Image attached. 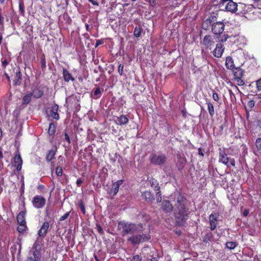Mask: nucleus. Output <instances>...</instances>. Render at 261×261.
Here are the masks:
<instances>
[{
	"label": "nucleus",
	"mask_w": 261,
	"mask_h": 261,
	"mask_svg": "<svg viewBox=\"0 0 261 261\" xmlns=\"http://www.w3.org/2000/svg\"><path fill=\"white\" fill-rule=\"evenodd\" d=\"M124 65L122 64H120L118 66V71L120 75L123 74Z\"/></svg>",
	"instance_id": "nucleus-46"
},
{
	"label": "nucleus",
	"mask_w": 261,
	"mask_h": 261,
	"mask_svg": "<svg viewBox=\"0 0 261 261\" xmlns=\"http://www.w3.org/2000/svg\"><path fill=\"white\" fill-rule=\"evenodd\" d=\"M248 105L250 108H253L254 106V102L253 100H250L248 102Z\"/></svg>",
	"instance_id": "nucleus-58"
},
{
	"label": "nucleus",
	"mask_w": 261,
	"mask_h": 261,
	"mask_svg": "<svg viewBox=\"0 0 261 261\" xmlns=\"http://www.w3.org/2000/svg\"><path fill=\"white\" fill-rule=\"evenodd\" d=\"M58 160H59V162H58V164L60 166H62L65 163V160L64 157L61 155H60L58 157Z\"/></svg>",
	"instance_id": "nucleus-45"
},
{
	"label": "nucleus",
	"mask_w": 261,
	"mask_h": 261,
	"mask_svg": "<svg viewBox=\"0 0 261 261\" xmlns=\"http://www.w3.org/2000/svg\"><path fill=\"white\" fill-rule=\"evenodd\" d=\"M58 109L59 106L57 104L55 103L53 105L49 111V116L56 120H59L60 116L58 112Z\"/></svg>",
	"instance_id": "nucleus-16"
},
{
	"label": "nucleus",
	"mask_w": 261,
	"mask_h": 261,
	"mask_svg": "<svg viewBox=\"0 0 261 261\" xmlns=\"http://www.w3.org/2000/svg\"><path fill=\"white\" fill-rule=\"evenodd\" d=\"M41 247L35 243L32 248V256H28L25 261H41Z\"/></svg>",
	"instance_id": "nucleus-4"
},
{
	"label": "nucleus",
	"mask_w": 261,
	"mask_h": 261,
	"mask_svg": "<svg viewBox=\"0 0 261 261\" xmlns=\"http://www.w3.org/2000/svg\"><path fill=\"white\" fill-rule=\"evenodd\" d=\"M156 181L154 180V179H152L151 180H150V182L151 187H153L155 185H156L158 184H156Z\"/></svg>",
	"instance_id": "nucleus-61"
},
{
	"label": "nucleus",
	"mask_w": 261,
	"mask_h": 261,
	"mask_svg": "<svg viewBox=\"0 0 261 261\" xmlns=\"http://www.w3.org/2000/svg\"><path fill=\"white\" fill-rule=\"evenodd\" d=\"M202 44L206 49L211 50L215 45L214 38L210 35L205 36L202 40Z\"/></svg>",
	"instance_id": "nucleus-12"
},
{
	"label": "nucleus",
	"mask_w": 261,
	"mask_h": 261,
	"mask_svg": "<svg viewBox=\"0 0 261 261\" xmlns=\"http://www.w3.org/2000/svg\"><path fill=\"white\" fill-rule=\"evenodd\" d=\"M89 2H90L93 5H95V6L99 5L98 3L95 0H89Z\"/></svg>",
	"instance_id": "nucleus-60"
},
{
	"label": "nucleus",
	"mask_w": 261,
	"mask_h": 261,
	"mask_svg": "<svg viewBox=\"0 0 261 261\" xmlns=\"http://www.w3.org/2000/svg\"><path fill=\"white\" fill-rule=\"evenodd\" d=\"M219 162L222 163L228 167L230 166L234 167L236 165V161L234 159H229L227 156L224 150H221L219 152Z\"/></svg>",
	"instance_id": "nucleus-5"
},
{
	"label": "nucleus",
	"mask_w": 261,
	"mask_h": 261,
	"mask_svg": "<svg viewBox=\"0 0 261 261\" xmlns=\"http://www.w3.org/2000/svg\"><path fill=\"white\" fill-rule=\"evenodd\" d=\"M150 239L149 235L144 233L133 236L128 239V241L130 242L133 245H136L140 243L148 241Z\"/></svg>",
	"instance_id": "nucleus-6"
},
{
	"label": "nucleus",
	"mask_w": 261,
	"mask_h": 261,
	"mask_svg": "<svg viewBox=\"0 0 261 261\" xmlns=\"http://www.w3.org/2000/svg\"><path fill=\"white\" fill-rule=\"evenodd\" d=\"M154 189V190L156 192V201L158 202H160L161 201L162 197L161 192L160 191V187L159 186V184L155 185Z\"/></svg>",
	"instance_id": "nucleus-32"
},
{
	"label": "nucleus",
	"mask_w": 261,
	"mask_h": 261,
	"mask_svg": "<svg viewBox=\"0 0 261 261\" xmlns=\"http://www.w3.org/2000/svg\"><path fill=\"white\" fill-rule=\"evenodd\" d=\"M142 258L139 255H136L134 256L132 261H141Z\"/></svg>",
	"instance_id": "nucleus-53"
},
{
	"label": "nucleus",
	"mask_w": 261,
	"mask_h": 261,
	"mask_svg": "<svg viewBox=\"0 0 261 261\" xmlns=\"http://www.w3.org/2000/svg\"><path fill=\"white\" fill-rule=\"evenodd\" d=\"M198 150V154H199L200 155H201L202 156H204V154L202 152V148H199Z\"/></svg>",
	"instance_id": "nucleus-63"
},
{
	"label": "nucleus",
	"mask_w": 261,
	"mask_h": 261,
	"mask_svg": "<svg viewBox=\"0 0 261 261\" xmlns=\"http://www.w3.org/2000/svg\"><path fill=\"white\" fill-rule=\"evenodd\" d=\"M186 162V159H181L180 160H177L176 163V167L179 171H181L184 168L185 163Z\"/></svg>",
	"instance_id": "nucleus-33"
},
{
	"label": "nucleus",
	"mask_w": 261,
	"mask_h": 261,
	"mask_svg": "<svg viewBox=\"0 0 261 261\" xmlns=\"http://www.w3.org/2000/svg\"><path fill=\"white\" fill-rule=\"evenodd\" d=\"M225 24L222 21H214L212 25V32L215 35L220 36L224 32Z\"/></svg>",
	"instance_id": "nucleus-7"
},
{
	"label": "nucleus",
	"mask_w": 261,
	"mask_h": 261,
	"mask_svg": "<svg viewBox=\"0 0 261 261\" xmlns=\"http://www.w3.org/2000/svg\"><path fill=\"white\" fill-rule=\"evenodd\" d=\"M14 162L16 164V167L17 171H19L21 170L22 165V160L20 156V153L18 151L17 153L15 154L14 158Z\"/></svg>",
	"instance_id": "nucleus-18"
},
{
	"label": "nucleus",
	"mask_w": 261,
	"mask_h": 261,
	"mask_svg": "<svg viewBox=\"0 0 261 261\" xmlns=\"http://www.w3.org/2000/svg\"><path fill=\"white\" fill-rule=\"evenodd\" d=\"M118 229L121 231L122 235L125 236L128 234L135 233L137 231V226L134 223L122 221L118 222Z\"/></svg>",
	"instance_id": "nucleus-2"
},
{
	"label": "nucleus",
	"mask_w": 261,
	"mask_h": 261,
	"mask_svg": "<svg viewBox=\"0 0 261 261\" xmlns=\"http://www.w3.org/2000/svg\"><path fill=\"white\" fill-rule=\"evenodd\" d=\"M162 208L166 213H170L173 210V206L168 200H164L162 203Z\"/></svg>",
	"instance_id": "nucleus-21"
},
{
	"label": "nucleus",
	"mask_w": 261,
	"mask_h": 261,
	"mask_svg": "<svg viewBox=\"0 0 261 261\" xmlns=\"http://www.w3.org/2000/svg\"><path fill=\"white\" fill-rule=\"evenodd\" d=\"M32 202L34 207L39 209L44 207L46 203V200L43 196L36 195L33 197Z\"/></svg>",
	"instance_id": "nucleus-11"
},
{
	"label": "nucleus",
	"mask_w": 261,
	"mask_h": 261,
	"mask_svg": "<svg viewBox=\"0 0 261 261\" xmlns=\"http://www.w3.org/2000/svg\"><path fill=\"white\" fill-rule=\"evenodd\" d=\"M49 228V223L48 221H44L40 229L38 231V235L44 238L46 236Z\"/></svg>",
	"instance_id": "nucleus-14"
},
{
	"label": "nucleus",
	"mask_w": 261,
	"mask_h": 261,
	"mask_svg": "<svg viewBox=\"0 0 261 261\" xmlns=\"http://www.w3.org/2000/svg\"><path fill=\"white\" fill-rule=\"evenodd\" d=\"M19 10L21 14L23 15L24 10V5L23 2H20L19 4Z\"/></svg>",
	"instance_id": "nucleus-49"
},
{
	"label": "nucleus",
	"mask_w": 261,
	"mask_h": 261,
	"mask_svg": "<svg viewBox=\"0 0 261 261\" xmlns=\"http://www.w3.org/2000/svg\"><path fill=\"white\" fill-rule=\"evenodd\" d=\"M83 182V181L81 178H78L76 182V186L77 187H80Z\"/></svg>",
	"instance_id": "nucleus-57"
},
{
	"label": "nucleus",
	"mask_w": 261,
	"mask_h": 261,
	"mask_svg": "<svg viewBox=\"0 0 261 261\" xmlns=\"http://www.w3.org/2000/svg\"><path fill=\"white\" fill-rule=\"evenodd\" d=\"M96 227H97V231L99 233H100V234H104V231L103 230V229L99 224H96Z\"/></svg>",
	"instance_id": "nucleus-50"
},
{
	"label": "nucleus",
	"mask_w": 261,
	"mask_h": 261,
	"mask_svg": "<svg viewBox=\"0 0 261 261\" xmlns=\"http://www.w3.org/2000/svg\"><path fill=\"white\" fill-rule=\"evenodd\" d=\"M123 180L120 179L114 182L112 185V187L107 190V192L109 195L113 198L118 193L120 186L123 184Z\"/></svg>",
	"instance_id": "nucleus-8"
},
{
	"label": "nucleus",
	"mask_w": 261,
	"mask_h": 261,
	"mask_svg": "<svg viewBox=\"0 0 261 261\" xmlns=\"http://www.w3.org/2000/svg\"><path fill=\"white\" fill-rule=\"evenodd\" d=\"M250 10L247 12V17L251 19H261V8L251 7Z\"/></svg>",
	"instance_id": "nucleus-9"
},
{
	"label": "nucleus",
	"mask_w": 261,
	"mask_h": 261,
	"mask_svg": "<svg viewBox=\"0 0 261 261\" xmlns=\"http://www.w3.org/2000/svg\"><path fill=\"white\" fill-rule=\"evenodd\" d=\"M143 29L141 26L136 27L134 31V35L135 37L138 38L140 37Z\"/></svg>",
	"instance_id": "nucleus-36"
},
{
	"label": "nucleus",
	"mask_w": 261,
	"mask_h": 261,
	"mask_svg": "<svg viewBox=\"0 0 261 261\" xmlns=\"http://www.w3.org/2000/svg\"><path fill=\"white\" fill-rule=\"evenodd\" d=\"M142 197L145 201L150 202L154 199L153 194L150 191H146L142 193Z\"/></svg>",
	"instance_id": "nucleus-22"
},
{
	"label": "nucleus",
	"mask_w": 261,
	"mask_h": 261,
	"mask_svg": "<svg viewBox=\"0 0 261 261\" xmlns=\"http://www.w3.org/2000/svg\"><path fill=\"white\" fill-rule=\"evenodd\" d=\"M26 211H21L17 216V222L18 224L26 223L25 221Z\"/></svg>",
	"instance_id": "nucleus-26"
},
{
	"label": "nucleus",
	"mask_w": 261,
	"mask_h": 261,
	"mask_svg": "<svg viewBox=\"0 0 261 261\" xmlns=\"http://www.w3.org/2000/svg\"><path fill=\"white\" fill-rule=\"evenodd\" d=\"M63 77L64 81L67 83L70 81L74 82L75 78L72 76L71 72H70L66 68H63L62 71Z\"/></svg>",
	"instance_id": "nucleus-17"
},
{
	"label": "nucleus",
	"mask_w": 261,
	"mask_h": 261,
	"mask_svg": "<svg viewBox=\"0 0 261 261\" xmlns=\"http://www.w3.org/2000/svg\"><path fill=\"white\" fill-rule=\"evenodd\" d=\"M234 78L242 77L244 71L240 67H236L232 70Z\"/></svg>",
	"instance_id": "nucleus-29"
},
{
	"label": "nucleus",
	"mask_w": 261,
	"mask_h": 261,
	"mask_svg": "<svg viewBox=\"0 0 261 261\" xmlns=\"http://www.w3.org/2000/svg\"><path fill=\"white\" fill-rule=\"evenodd\" d=\"M225 66L227 69L232 70L236 68L233 60L231 57H227L226 58Z\"/></svg>",
	"instance_id": "nucleus-24"
},
{
	"label": "nucleus",
	"mask_w": 261,
	"mask_h": 261,
	"mask_svg": "<svg viewBox=\"0 0 261 261\" xmlns=\"http://www.w3.org/2000/svg\"><path fill=\"white\" fill-rule=\"evenodd\" d=\"M101 94V90L99 87L97 88L94 91V98H99Z\"/></svg>",
	"instance_id": "nucleus-41"
},
{
	"label": "nucleus",
	"mask_w": 261,
	"mask_h": 261,
	"mask_svg": "<svg viewBox=\"0 0 261 261\" xmlns=\"http://www.w3.org/2000/svg\"><path fill=\"white\" fill-rule=\"evenodd\" d=\"M70 213V212H68L66 213L64 215L62 216L60 218L59 221H64V220H65L66 219H67L69 217Z\"/></svg>",
	"instance_id": "nucleus-47"
},
{
	"label": "nucleus",
	"mask_w": 261,
	"mask_h": 261,
	"mask_svg": "<svg viewBox=\"0 0 261 261\" xmlns=\"http://www.w3.org/2000/svg\"><path fill=\"white\" fill-rule=\"evenodd\" d=\"M22 80V74L20 71L16 72L14 79L13 80V85L17 86L20 85Z\"/></svg>",
	"instance_id": "nucleus-28"
},
{
	"label": "nucleus",
	"mask_w": 261,
	"mask_h": 261,
	"mask_svg": "<svg viewBox=\"0 0 261 261\" xmlns=\"http://www.w3.org/2000/svg\"><path fill=\"white\" fill-rule=\"evenodd\" d=\"M217 20V17L215 15H211L207 18L204 20L202 24V28L205 30H208L210 28L212 29V24L214 21Z\"/></svg>",
	"instance_id": "nucleus-13"
},
{
	"label": "nucleus",
	"mask_w": 261,
	"mask_h": 261,
	"mask_svg": "<svg viewBox=\"0 0 261 261\" xmlns=\"http://www.w3.org/2000/svg\"><path fill=\"white\" fill-rule=\"evenodd\" d=\"M79 205L82 213L84 214H85L86 213V210H85V207L84 204L83 202H82V201H81L79 202Z\"/></svg>",
	"instance_id": "nucleus-48"
},
{
	"label": "nucleus",
	"mask_w": 261,
	"mask_h": 261,
	"mask_svg": "<svg viewBox=\"0 0 261 261\" xmlns=\"http://www.w3.org/2000/svg\"><path fill=\"white\" fill-rule=\"evenodd\" d=\"M228 38V35L227 34H224L223 36L221 37L220 41L222 43L225 42L227 41Z\"/></svg>",
	"instance_id": "nucleus-51"
},
{
	"label": "nucleus",
	"mask_w": 261,
	"mask_h": 261,
	"mask_svg": "<svg viewBox=\"0 0 261 261\" xmlns=\"http://www.w3.org/2000/svg\"><path fill=\"white\" fill-rule=\"evenodd\" d=\"M227 3L225 6V9L226 11L231 12H235L238 10V5L236 3L232 1V0H221L220 1V5H223Z\"/></svg>",
	"instance_id": "nucleus-10"
},
{
	"label": "nucleus",
	"mask_w": 261,
	"mask_h": 261,
	"mask_svg": "<svg viewBox=\"0 0 261 261\" xmlns=\"http://www.w3.org/2000/svg\"><path fill=\"white\" fill-rule=\"evenodd\" d=\"M228 92H229V94L230 95V97H232V96L235 97L234 93L232 92V91L231 90L229 89Z\"/></svg>",
	"instance_id": "nucleus-64"
},
{
	"label": "nucleus",
	"mask_w": 261,
	"mask_h": 261,
	"mask_svg": "<svg viewBox=\"0 0 261 261\" xmlns=\"http://www.w3.org/2000/svg\"><path fill=\"white\" fill-rule=\"evenodd\" d=\"M233 81L238 86H242L245 85V82L242 77L233 78Z\"/></svg>",
	"instance_id": "nucleus-39"
},
{
	"label": "nucleus",
	"mask_w": 261,
	"mask_h": 261,
	"mask_svg": "<svg viewBox=\"0 0 261 261\" xmlns=\"http://www.w3.org/2000/svg\"><path fill=\"white\" fill-rule=\"evenodd\" d=\"M233 87H234V90L236 93H239L241 92L240 90H239V89L238 88V87L237 86H233Z\"/></svg>",
	"instance_id": "nucleus-62"
},
{
	"label": "nucleus",
	"mask_w": 261,
	"mask_h": 261,
	"mask_svg": "<svg viewBox=\"0 0 261 261\" xmlns=\"http://www.w3.org/2000/svg\"><path fill=\"white\" fill-rule=\"evenodd\" d=\"M56 130V124L53 122L50 123L48 129V134L53 137Z\"/></svg>",
	"instance_id": "nucleus-30"
},
{
	"label": "nucleus",
	"mask_w": 261,
	"mask_h": 261,
	"mask_svg": "<svg viewBox=\"0 0 261 261\" xmlns=\"http://www.w3.org/2000/svg\"><path fill=\"white\" fill-rule=\"evenodd\" d=\"M104 43L103 40H96L95 47H98L99 45L102 44Z\"/></svg>",
	"instance_id": "nucleus-55"
},
{
	"label": "nucleus",
	"mask_w": 261,
	"mask_h": 261,
	"mask_svg": "<svg viewBox=\"0 0 261 261\" xmlns=\"http://www.w3.org/2000/svg\"><path fill=\"white\" fill-rule=\"evenodd\" d=\"M8 64V62L7 59H5L2 62V66L3 67L5 68L7 65Z\"/></svg>",
	"instance_id": "nucleus-56"
},
{
	"label": "nucleus",
	"mask_w": 261,
	"mask_h": 261,
	"mask_svg": "<svg viewBox=\"0 0 261 261\" xmlns=\"http://www.w3.org/2000/svg\"><path fill=\"white\" fill-rule=\"evenodd\" d=\"M256 87L258 90H261V78L256 81Z\"/></svg>",
	"instance_id": "nucleus-54"
},
{
	"label": "nucleus",
	"mask_w": 261,
	"mask_h": 261,
	"mask_svg": "<svg viewBox=\"0 0 261 261\" xmlns=\"http://www.w3.org/2000/svg\"><path fill=\"white\" fill-rule=\"evenodd\" d=\"M224 45L222 43L217 44L216 48L213 51L214 56L216 58H220L224 51Z\"/></svg>",
	"instance_id": "nucleus-15"
},
{
	"label": "nucleus",
	"mask_w": 261,
	"mask_h": 261,
	"mask_svg": "<svg viewBox=\"0 0 261 261\" xmlns=\"http://www.w3.org/2000/svg\"><path fill=\"white\" fill-rule=\"evenodd\" d=\"M150 163L155 166L164 164L167 161L166 155L163 153H152L149 156Z\"/></svg>",
	"instance_id": "nucleus-3"
},
{
	"label": "nucleus",
	"mask_w": 261,
	"mask_h": 261,
	"mask_svg": "<svg viewBox=\"0 0 261 261\" xmlns=\"http://www.w3.org/2000/svg\"><path fill=\"white\" fill-rule=\"evenodd\" d=\"M255 147L256 148V150H255V153L256 154H257L258 152V153H260V152H261V138H258L256 140L255 143Z\"/></svg>",
	"instance_id": "nucleus-35"
},
{
	"label": "nucleus",
	"mask_w": 261,
	"mask_h": 261,
	"mask_svg": "<svg viewBox=\"0 0 261 261\" xmlns=\"http://www.w3.org/2000/svg\"><path fill=\"white\" fill-rule=\"evenodd\" d=\"M57 150V148L55 147L47 151L46 156V160L47 162H50L55 158Z\"/></svg>",
	"instance_id": "nucleus-25"
},
{
	"label": "nucleus",
	"mask_w": 261,
	"mask_h": 261,
	"mask_svg": "<svg viewBox=\"0 0 261 261\" xmlns=\"http://www.w3.org/2000/svg\"><path fill=\"white\" fill-rule=\"evenodd\" d=\"M56 174L58 176H61L63 174V170L61 166H58L56 169Z\"/></svg>",
	"instance_id": "nucleus-42"
},
{
	"label": "nucleus",
	"mask_w": 261,
	"mask_h": 261,
	"mask_svg": "<svg viewBox=\"0 0 261 261\" xmlns=\"http://www.w3.org/2000/svg\"><path fill=\"white\" fill-rule=\"evenodd\" d=\"M186 198L179 195L177 197L174 215L176 224L178 226H185L190 214L189 208L186 206Z\"/></svg>",
	"instance_id": "nucleus-1"
},
{
	"label": "nucleus",
	"mask_w": 261,
	"mask_h": 261,
	"mask_svg": "<svg viewBox=\"0 0 261 261\" xmlns=\"http://www.w3.org/2000/svg\"><path fill=\"white\" fill-rule=\"evenodd\" d=\"M30 93L32 94V96L35 98H40L43 96L44 94V91L42 88L39 86L36 87L32 90V92Z\"/></svg>",
	"instance_id": "nucleus-19"
},
{
	"label": "nucleus",
	"mask_w": 261,
	"mask_h": 261,
	"mask_svg": "<svg viewBox=\"0 0 261 261\" xmlns=\"http://www.w3.org/2000/svg\"><path fill=\"white\" fill-rule=\"evenodd\" d=\"M2 9L0 8V25L2 30L4 29V17L2 15Z\"/></svg>",
	"instance_id": "nucleus-43"
},
{
	"label": "nucleus",
	"mask_w": 261,
	"mask_h": 261,
	"mask_svg": "<svg viewBox=\"0 0 261 261\" xmlns=\"http://www.w3.org/2000/svg\"><path fill=\"white\" fill-rule=\"evenodd\" d=\"M64 140H65L67 143V145L66 146V147H70V143H71V139H70V138L69 137V136L68 135V133L65 132L64 133Z\"/></svg>",
	"instance_id": "nucleus-40"
},
{
	"label": "nucleus",
	"mask_w": 261,
	"mask_h": 261,
	"mask_svg": "<svg viewBox=\"0 0 261 261\" xmlns=\"http://www.w3.org/2000/svg\"><path fill=\"white\" fill-rule=\"evenodd\" d=\"M209 221L210 224V229L214 230L216 229L217 225V218L216 214H211L209 216Z\"/></svg>",
	"instance_id": "nucleus-20"
},
{
	"label": "nucleus",
	"mask_w": 261,
	"mask_h": 261,
	"mask_svg": "<svg viewBox=\"0 0 261 261\" xmlns=\"http://www.w3.org/2000/svg\"><path fill=\"white\" fill-rule=\"evenodd\" d=\"M28 229V227L26 223L19 224L17 227V231L21 234H23Z\"/></svg>",
	"instance_id": "nucleus-34"
},
{
	"label": "nucleus",
	"mask_w": 261,
	"mask_h": 261,
	"mask_svg": "<svg viewBox=\"0 0 261 261\" xmlns=\"http://www.w3.org/2000/svg\"><path fill=\"white\" fill-rule=\"evenodd\" d=\"M212 97L215 101H216L217 102H219V101L220 100L219 96L218 94L217 93H216L214 90H213Z\"/></svg>",
	"instance_id": "nucleus-44"
},
{
	"label": "nucleus",
	"mask_w": 261,
	"mask_h": 261,
	"mask_svg": "<svg viewBox=\"0 0 261 261\" xmlns=\"http://www.w3.org/2000/svg\"><path fill=\"white\" fill-rule=\"evenodd\" d=\"M17 249V245H14L11 247L10 250L12 255H14L15 253V251Z\"/></svg>",
	"instance_id": "nucleus-52"
},
{
	"label": "nucleus",
	"mask_w": 261,
	"mask_h": 261,
	"mask_svg": "<svg viewBox=\"0 0 261 261\" xmlns=\"http://www.w3.org/2000/svg\"><path fill=\"white\" fill-rule=\"evenodd\" d=\"M40 64L42 70H45L46 68V65L45 56L44 54H43L41 57Z\"/></svg>",
	"instance_id": "nucleus-38"
},
{
	"label": "nucleus",
	"mask_w": 261,
	"mask_h": 261,
	"mask_svg": "<svg viewBox=\"0 0 261 261\" xmlns=\"http://www.w3.org/2000/svg\"><path fill=\"white\" fill-rule=\"evenodd\" d=\"M237 245H238V243L236 242H232V241L227 242L225 244L226 248H227L230 250L234 249L237 247Z\"/></svg>",
	"instance_id": "nucleus-37"
},
{
	"label": "nucleus",
	"mask_w": 261,
	"mask_h": 261,
	"mask_svg": "<svg viewBox=\"0 0 261 261\" xmlns=\"http://www.w3.org/2000/svg\"><path fill=\"white\" fill-rule=\"evenodd\" d=\"M32 95L31 93H29L22 97V104L27 105H28L32 100Z\"/></svg>",
	"instance_id": "nucleus-31"
},
{
	"label": "nucleus",
	"mask_w": 261,
	"mask_h": 261,
	"mask_svg": "<svg viewBox=\"0 0 261 261\" xmlns=\"http://www.w3.org/2000/svg\"><path fill=\"white\" fill-rule=\"evenodd\" d=\"M249 214V210L248 209H245L243 213V215L244 217H247Z\"/></svg>",
	"instance_id": "nucleus-59"
},
{
	"label": "nucleus",
	"mask_w": 261,
	"mask_h": 261,
	"mask_svg": "<svg viewBox=\"0 0 261 261\" xmlns=\"http://www.w3.org/2000/svg\"><path fill=\"white\" fill-rule=\"evenodd\" d=\"M206 104L207 105L208 113L210 116L213 118L215 115L214 104L210 99L206 100Z\"/></svg>",
	"instance_id": "nucleus-27"
},
{
	"label": "nucleus",
	"mask_w": 261,
	"mask_h": 261,
	"mask_svg": "<svg viewBox=\"0 0 261 261\" xmlns=\"http://www.w3.org/2000/svg\"><path fill=\"white\" fill-rule=\"evenodd\" d=\"M128 118L125 115H121L119 117H117L116 123L120 125L126 124L128 122Z\"/></svg>",
	"instance_id": "nucleus-23"
}]
</instances>
